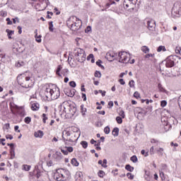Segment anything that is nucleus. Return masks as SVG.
Returning a JSON list of instances; mask_svg holds the SVG:
<instances>
[{
	"label": "nucleus",
	"instance_id": "obj_1",
	"mask_svg": "<svg viewBox=\"0 0 181 181\" xmlns=\"http://www.w3.org/2000/svg\"><path fill=\"white\" fill-rule=\"evenodd\" d=\"M45 95L51 100H57L60 97V88L57 85L49 83L45 86Z\"/></svg>",
	"mask_w": 181,
	"mask_h": 181
},
{
	"label": "nucleus",
	"instance_id": "obj_2",
	"mask_svg": "<svg viewBox=\"0 0 181 181\" xmlns=\"http://www.w3.org/2000/svg\"><path fill=\"white\" fill-rule=\"evenodd\" d=\"M17 81L23 88H30V87H33V84L35 83L30 77L26 76L25 74H21L17 76Z\"/></svg>",
	"mask_w": 181,
	"mask_h": 181
},
{
	"label": "nucleus",
	"instance_id": "obj_3",
	"mask_svg": "<svg viewBox=\"0 0 181 181\" xmlns=\"http://www.w3.org/2000/svg\"><path fill=\"white\" fill-rule=\"evenodd\" d=\"M83 23L76 16H72L66 21V25L71 30L76 32L81 28Z\"/></svg>",
	"mask_w": 181,
	"mask_h": 181
},
{
	"label": "nucleus",
	"instance_id": "obj_4",
	"mask_svg": "<svg viewBox=\"0 0 181 181\" xmlns=\"http://www.w3.org/2000/svg\"><path fill=\"white\" fill-rule=\"evenodd\" d=\"M71 175V174L69 170L59 168L54 175V179L57 181H65L67 180Z\"/></svg>",
	"mask_w": 181,
	"mask_h": 181
},
{
	"label": "nucleus",
	"instance_id": "obj_5",
	"mask_svg": "<svg viewBox=\"0 0 181 181\" xmlns=\"http://www.w3.org/2000/svg\"><path fill=\"white\" fill-rule=\"evenodd\" d=\"M119 62L120 63H124L125 64L129 63L130 64H134L135 63V59L131 60V54L127 52H122L118 54Z\"/></svg>",
	"mask_w": 181,
	"mask_h": 181
},
{
	"label": "nucleus",
	"instance_id": "obj_6",
	"mask_svg": "<svg viewBox=\"0 0 181 181\" xmlns=\"http://www.w3.org/2000/svg\"><path fill=\"white\" fill-rule=\"evenodd\" d=\"M11 111L14 115H19L20 117H25L26 115V111H25V107L18 106L16 105H10Z\"/></svg>",
	"mask_w": 181,
	"mask_h": 181
},
{
	"label": "nucleus",
	"instance_id": "obj_7",
	"mask_svg": "<svg viewBox=\"0 0 181 181\" xmlns=\"http://www.w3.org/2000/svg\"><path fill=\"white\" fill-rule=\"evenodd\" d=\"M73 131H76L77 132V131H78V129H77V127H71V128H69V130H64L63 132L62 138H63L65 144H67V141L72 140V139H70V136H72V138H74V132H73Z\"/></svg>",
	"mask_w": 181,
	"mask_h": 181
},
{
	"label": "nucleus",
	"instance_id": "obj_8",
	"mask_svg": "<svg viewBox=\"0 0 181 181\" xmlns=\"http://www.w3.org/2000/svg\"><path fill=\"white\" fill-rule=\"evenodd\" d=\"M75 57L79 63L86 62V52H84V49L81 48L78 49Z\"/></svg>",
	"mask_w": 181,
	"mask_h": 181
},
{
	"label": "nucleus",
	"instance_id": "obj_9",
	"mask_svg": "<svg viewBox=\"0 0 181 181\" xmlns=\"http://www.w3.org/2000/svg\"><path fill=\"white\" fill-rule=\"evenodd\" d=\"M56 74L57 76H58V77H62V76H63L64 77H66L69 74V69H63V66L58 65L56 70Z\"/></svg>",
	"mask_w": 181,
	"mask_h": 181
},
{
	"label": "nucleus",
	"instance_id": "obj_10",
	"mask_svg": "<svg viewBox=\"0 0 181 181\" xmlns=\"http://www.w3.org/2000/svg\"><path fill=\"white\" fill-rule=\"evenodd\" d=\"M134 0H124L123 3V6L126 11H134L135 8V4L132 2Z\"/></svg>",
	"mask_w": 181,
	"mask_h": 181
},
{
	"label": "nucleus",
	"instance_id": "obj_11",
	"mask_svg": "<svg viewBox=\"0 0 181 181\" xmlns=\"http://www.w3.org/2000/svg\"><path fill=\"white\" fill-rule=\"evenodd\" d=\"M172 13L175 18H179L181 15V5L179 4H175L172 9Z\"/></svg>",
	"mask_w": 181,
	"mask_h": 181
},
{
	"label": "nucleus",
	"instance_id": "obj_12",
	"mask_svg": "<svg viewBox=\"0 0 181 181\" xmlns=\"http://www.w3.org/2000/svg\"><path fill=\"white\" fill-rule=\"evenodd\" d=\"M175 66V56H169L165 59V66L167 68H172Z\"/></svg>",
	"mask_w": 181,
	"mask_h": 181
},
{
	"label": "nucleus",
	"instance_id": "obj_13",
	"mask_svg": "<svg viewBox=\"0 0 181 181\" xmlns=\"http://www.w3.org/2000/svg\"><path fill=\"white\" fill-rule=\"evenodd\" d=\"M105 58L108 62H114L117 59V54L112 51H110L106 54Z\"/></svg>",
	"mask_w": 181,
	"mask_h": 181
},
{
	"label": "nucleus",
	"instance_id": "obj_14",
	"mask_svg": "<svg viewBox=\"0 0 181 181\" xmlns=\"http://www.w3.org/2000/svg\"><path fill=\"white\" fill-rule=\"evenodd\" d=\"M30 105L32 111H39L40 110V104L37 101H31Z\"/></svg>",
	"mask_w": 181,
	"mask_h": 181
},
{
	"label": "nucleus",
	"instance_id": "obj_15",
	"mask_svg": "<svg viewBox=\"0 0 181 181\" xmlns=\"http://www.w3.org/2000/svg\"><path fill=\"white\" fill-rule=\"evenodd\" d=\"M147 26H148V29H149V30H153V29H155L156 24L155 23V21L153 20H150L147 22Z\"/></svg>",
	"mask_w": 181,
	"mask_h": 181
},
{
	"label": "nucleus",
	"instance_id": "obj_16",
	"mask_svg": "<svg viewBox=\"0 0 181 181\" xmlns=\"http://www.w3.org/2000/svg\"><path fill=\"white\" fill-rule=\"evenodd\" d=\"M52 158L57 160H60V159L63 158V155L62 153L57 151L52 155Z\"/></svg>",
	"mask_w": 181,
	"mask_h": 181
},
{
	"label": "nucleus",
	"instance_id": "obj_17",
	"mask_svg": "<svg viewBox=\"0 0 181 181\" xmlns=\"http://www.w3.org/2000/svg\"><path fill=\"white\" fill-rule=\"evenodd\" d=\"M43 135H45V133L42 130H38L34 133L35 138H43Z\"/></svg>",
	"mask_w": 181,
	"mask_h": 181
},
{
	"label": "nucleus",
	"instance_id": "obj_18",
	"mask_svg": "<svg viewBox=\"0 0 181 181\" xmlns=\"http://www.w3.org/2000/svg\"><path fill=\"white\" fill-rule=\"evenodd\" d=\"M35 40L36 42H37V43H40L42 42V35H37V30H35Z\"/></svg>",
	"mask_w": 181,
	"mask_h": 181
},
{
	"label": "nucleus",
	"instance_id": "obj_19",
	"mask_svg": "<svg viewBox=\"0 0 181 181\" xmlns=\"http://www.w3.org/2000/svg\"><path fill=\"white\" fill-rule=\"evenodd\" d=\"M118 134H119V129L115 127L112 132V135H113V136H118Z\"/></svg>",
	"mask_w": 181,
	"mask_h": 181
},
{
	"label": "nucleus",
	"instance_id": "obj_20",
	"mask_svg": "<svg viewBox=\"0 0 181 181\" xmlns=\"http://www.w3.org/2000/svg\"><path fill=\"white\" fill-rule=\"evenodd\" d=\"M141 52H143V53H145V54H148V52H150L149 47L145 45L141 47Z\"/></svg>",
	"mask_w": 181,
	"mask_h": 181
},
{
	"label": "nucleus",
	"instance_id": "obj_21",
	"mask_svg": "<svg viewBox=\"0 0 181 181\" xmlns=\"http://www.w3.org/2000/svg\"><path fill=\"white\" fill-rule=\"evenodd\" d=\"M6 33L8 35V39H12V35H13L15 33V31L11 30L9 29H6Z\"/></svg>",
	"mask_w": 181,
	"mask_h": 181
},
{
	"label": "nucleus",
	"instance_id": "obj_22",
	"mask_svg": "<svg viewBox=\"0 0 181 181\" xmlns=\"http://www.w3.org/2000/svg\"><path fill=\"white\" fill-rule=\"evenodd\" d=\"M69 139H72V140H67V142H76V141H77L78 138H77V135H76V132H74V137H73V136H70Z\"/></svg>",
	"mask_w": 181,
	"mask_h": 181
},
{
	"label": "nucleus",
	"instance_id": "obj_23",
	"mask_svg": "<svg viewBox=\"0 0 181 181\" xmlns=\"http://www.w3.org/2000/svg\"><path fill=\"white\" fill-rule=\"evenodd\" d=\"M155 59V54H146L144 55V59Z\"/></svg>",
	"mask_w": 181,
	"mask_h": 181
},
{
	"label": "nucleus",
	"instance_id": "obj_24",
	"mask_svg": "<svg viewBox=\"0 0 181 181\" xmlns=\"http://www.w3.org/2000/svg\"><path fill=\"white\" fill-rule=\"evenodd\" d=\"M125 169L128 170V172H134V167L131 166L129 164L125 165Z\"/></svg>",
	"mask_w": 181,
	"mask_h": 181
},
{
	"label": "nucleus",
	"instance_id": "obj_25",
	"mask_svg": "<svg viewBox=\"0 0 181 181\" xmlns=\"http://www.w3.org/2000/svg\"><path fill=\"white\" fill-rule=\"evenodd\" d=\"M81 112L82 115H86V112H87V109L84 107V105H81Z\"/></svg>",
	"mask_w": 181,
	"mask_h": 181
},
{
	"label": "nucleus",
	"instance_id": "obj_26",
	"mask_svg": "<svg viewBox=\"0 0 181 181\" xmlns=\"http://www.w3.org/2000/svg\"><path fill=\"white\" fill-rule=\"evenodd\" d=\"M157 52H166V47L163 45H160L158 47Z\"/></svg>",
	"mask_w": 181,
	"mask_h": 181
},
{
	"label": "nucleus",
	"instance_id": "obj_27",
	"mask_svg": "<svg viewBox=\"0 0 181 181\" xmlns=\"http://www.w3.org/2000/svg\"><path fill=\"white\" fill-rule=\"evenodd\" d=\"M71 163L73 166H78L79 165L78 161H77V159L76 158H72Z\"/></svg>",
	"mask_w": 181,
	"mask_h": 181
},
{
	"label": "nucleus",
	"instance_id": "obj_28",
	"mask_svg": "<svg viewBox=\"0 0 181 181\" xmlns=\"http://www.w3.org/2000/svg\"><path fill=\"white\" fill-rule=\"evenodd\" d=\"M159 175L161 180H166V176L165 175V173L160 170H159Z\"/></svg>",
	"mask_w": 181,
	"mask_h": 181
},
{
	"label": "nucleus",
	"instance_id": "obj_29",
	"mask_svg": "<svg viewBox=\"0 0 181 181\" xmlns=\"http://www.w3.org/2000/svg\"><path fill=\"white\" fill-rule=\"evenodd\" d=\"M42 122L43 124H46V121L47 119H49V117H47V115L43 113L42 115Z\"/></svg>",
	"mask_w": 181,
	"mask_h": 181
},
{
	"label": "nucleus",
	"instance_id": "obj_30",
	"mask_svg": "<svg viewBox=\"0 0 181 181\" xmlns=\"http://www.w3.org/2000/svg\"><path fill=\"white\" fill-rule=\"evenodd\" d=\"M130 160L133 162V163H136V162H138V157H136V156H133L130 158Z\"/></svg>",
	"mask_w": 181,
	"mask_h": 181
},
{
	"label": "nucleus",
	"instance_id": "obj_31",
	"mask_svg": "<svg viewBox=\"0 0 181 181\" xmlns=\"http://www.w3.org/2000/svg\"><path fill=\"white\" fill-rule=\"evenodd\" d=\"M24 122L25 124H30V122H32V118L30 117H26L25 119H24Z\"/></svg>",
	"mask_w": 181,
	"mask_h": 181
},
{
	"label": "nucleus",
	"instance_id": "obj_32",
	"mask_svg": "<svg viewBox=\"0 0 181 181\" xmlns=\"http://www.w3.org/2000/svg\"><path fill=\"white\" fill-rule=\"evenodd\" d=\"M81 145L83 146L84 149H86L87 146H88V143H87V141H82L81 142Z\"/></svg>",
	"mask_w": 181,
	"mask_h": 181
},
{
	"label": "nucleus",
	"instance_id": "obj_33",
	"mask_svg": "<svg viewBox=\"0 0 181 181\" xmlns=\"http://www.w3.org/2000/svg\"><path fill=\"white\" fill-rule=\"evenodd\" d=\"M157 151V153L158 155H160V156H163V148H159L158 149L156 150Z\"/></svg>",
	"mask_w": 181,
	"mask_h": 181
},
{
	"label": "nucleus",
	"instance_id": "obj_34",
	"mask_svg": "<svg viewBox=\"0 0 181 181\" xmlns=\"http://www.w3.org/2000/svg\"><path fill=\"white\" fill-rule=\"evenodd\" d=\"M65 149H66L68 153H69H69H71V152H73L74 151V149L71 146H65Z\"/></svg>",
	"mask_w": 181,
	"mask_h": 181
},
{
	"label": "nucleus",
	"instance_id": "obj_35",
	"mask_svg": "<svg viewBox=\"0 0 181 181\" xmlns=\"http://www.w3.org/2000/svg\"><path fill=\"white\" fill-rule=\"evenodd\" d=\"M49 30L53 32V21L49 22Z\"/></svg>",
	"mask_w": 181,
	"mask_h": 181
},
{
	"label": "nucleus",
	"instance_id": "obj_36",
	"mask_svg": "<svg viewBox=\"0 0 181 181\" xmlns=\"http://www.w3.org/2000/svg\"><path fill=\"white\" fill-rule=\"evenodd\" d=\"M141 153L143 156H145V158H146V156H149V153L148 151L146 152L145 150H141Z\"/></svg>",
	"mask_w": 181,
	"mask_h": 181
},
{
	"label": "nucleus",
	"instance_id": "obj_37",
	"mask_svg": "<svg viewBox=\"0 0 181 181\" xmlns=\"http://www.w3.org/2000/svg\"><path fill=\"white\" fill-rule=\"evenodd\" d=\"M47 19H52V16H53V12L47 11Z\"/></svg>",
	"mask_w": 181,
	"mask_h": 181
},
{
	"label": "nucleus",
	"instance_id": "obj_38",
	"mask_svg": "<svg viewBox=\"0 0 181 181\" xmlns=\"http://www.w3.org/2000/svg\"><path fill=\"white\" fill-rule=\"evenodd\" d=\"M116 121H117V124H122V117L117 116L116 117Z\"/></svg>",
	"mask_w": 181,
	"mask_h": 181
},
{
	"label": "nucleus",
	"instance_id": "obj_39",
	"mask_svg": "<svg viewBox=\"0 0 181 181\" xmlns=\"http://www.w3.org/2000/svg\"><path fill=\"white\" fill-rule=\"evenodd\" d=\"M158 87L159 91H160L161 93H165V90L163 88V87L160 83L158 84Z\"/></svg>",
	"mask_w": 181,
	"mask_h": 181
},
{
	"label": "nucleus",
	"instance_id": "obj_40",
	"mask_svg": "<svg viewBox=\"0 0 181 181\" xmlns=\"http://www.w3.org/2000/svg\"><path fill=\"white\" fill-rule=\"evenodd\" d=\"M69 86L70 87H72V88H75L77 84H76V82H74V81H71L69 82Z\"/></svg>",
	"mask_w": 181,
	"mask_h": 181
},
{
	"label": "nucleus",
	"instance_id": "obj_41",
	"mask_svg": "<svg viewBox=\"0 0 181 181\" xmlns=\"http://www.w3.org/2000/svg\"><path fill=\"white\" fill-rule=\"evenodd\" d=\"M127 176L128 179H129L130 180H134V175H132V173H128L127 174Z\"/></svg>",
	"mask_w": 181,
	"mask_h": 181
},
{
	"label": "nucleus",
	"instance_id": "obj_42",
	"mask_svg": "<svg viewBox=\"0 0 181 181\" xmlns=\"http://www.w3.org/2000/svg\"><path fill=\"white\" fill-rule=\"evenodd\" d=\"M104 132H105V134L108 135V134H110V127H105Z\"/></svg>",
	"mask_w": 181,
	"mask_h": 181
},
{
	"label": "nucleus",
	"instance_id": "obj_43",
	"mask_svg": "<svg viewBox=\"0 0 181 181\" xmlns=\"http://www.w3.org/2000/svg\"><path fill=\"white\" fill-rule=\"evenodd\" d=\"M99 177H104V175H105V173L103 170H100L98 173Z\"/></svg>",
	"mask_w": 181,
	"mask_h": 181
},
{
	"label": "nucleus",
	"instance_id": "obj_44",
	"mask_svg": "<svg viewBox=\"0 0 181 181\" xmlns=\"http://www.w3.org/2000/svg\"><path fill=\"white\" fill-rule=\"evenodd\" d=\"M102 63H103V61L99 59L98 62H96V65L98 66L99 67H101V69H104V66L101 65Z\"/></svg>",
	"mask_w": 181,
	"mask_h": 181
},
{
	"label": "nucleus",
	"instance_id": "obj_45",
	"mask_svg": "<svg viewBox=\"0 0 181 181\" xmlns=\"http://www.w3.org/2000/svg\"><path fill=\"white\" fill-rule=\"evenodd\" d=\"M95 77H98V78H101V72L99 71H96L94 74Z\"/></svg>",
	"mask_w": 181,
	"mask_h": 181
},
{
	"label": "nucleus",
	"instance_id": "obj_46",
	"mask_svg": "<svg viewBox=\"0 0 181 181\" xmlns=\"http://www.w3.org/2000/svg\"><path fill=\"white\" fill-rule=\"evenodd\" d=\"M54 13H55V15H60L61 12L57 7L54 8Z\"/></svg>",
	"mask_w": 181,
	"mask_h": 181
},
{
	"label": "nucleus",
	"instance_id": "obj_47",
	"mask_svg": "<svg viewBox=\"0 0 181 181\" xmlns=\"http://www.w3.org/2000/svg\"><path fill=\"white\" fill-rule=\"evenodd\" d=\"M167 104H168V102H166V100H162L160 102V107L163 108L164 107H166Z\"/></svg>",
	"mask_w": 181,
	"mask_h": 181
},
{
	"label": "nucleus",
	"instance_id": "obj_48",
	"mask_svg": "<svg viewBox=\"0 0 181 181\" xmlns=\"http://www.w3.org/2000/svg\"><path fill=\"white\" fill-rule=\"evenodd\" d=\"M23 169L26 170V172H29V170H30V165H24Z\"/></svg>",
	"mask_w": 181,
	"mask_h": 181
},
{
	"label": "nucleus",
	"instance_id": "obj_49",
	"mask_svg": "<svg viewBox=\"0 0 181 181\" xmlns=\"http://www.w3.org/2000/svg\"><path fill=\"white\" fill-rule=\"evenodd\" d=\"M134 97L135 98H141V94H139L138 91H136L134 93Z\"/></svg>",
	"mask_w": 181,
	"mask_h": 181
},
{
	"label": "nucleus",
	"instance_id": "obj_50",
	"mask_svg": "<svg viewBox=\"0 0 181 181\" xmlns=\"http://www.w3.org/2000/svg\"><path fill=\"white\" fill-rule=\"evenodd\" d=\"M129 86L130 88L135 87V81L134 80H132L129 82Z\"/></svg>",
	"mask_w": 181,
	"mask_h": 181
},
{
	"label": "nucleus",
	"instance_id": "obj_51",
	"mask_svg": "<svg viewBox=\"0 0 181 181\" xmlns=\"http://www.w3.org/2000/svg\"><path fill=\"white\" fill-rule=\"evenodd\" d=\"M180 51H181L180 47H176V48H175L176 54H180Z\"/></svg>",
	"mask_w": 181,
	"mask_h": 181
},
{
	"label": "nucleus",
	"instance_id": "obj_52",
	"mask_svg": "<svg viewBox=\"0 0 181 181\" xmlns=\"http://www.w3.org/2000/svg\"><path fill=\"white\" fill-rule=\"evenodd\" d=\"M119 115H120V117H122V118H125V112H124V110H121L119 112Z\"/></svg>",
	"mask_w": 181,
	"mask_h": 181
},
{
	"label": "nucleus",
	"instance_id": "obj_53",
	"mask_svg": "<svg viewBox=\"0 0 181 181\" xmlns=\"http://www.w3.org/2000/svg\"><path fill=\"white\" fill-rule=\"evenodd\" d=\"M155 154V148L153 146H151L150 148V155H154Z\"/></svg>",
	"mask_w": 181,
	"mask_h": 181
},
{
	"label": "nucleus",
	"instance_id": "obj_54",
	"mask_svg": "<svg viewBox=\"0 0 181 181\" xmlns=\"http://www.w3.org/2000/svg\"><path fill=\"white\" fill-rule=\"evenodd\" d=\"M112 4H115V2H112V3H107L105 5V8L106 9H108V8H110V6H111V5H112Z\"/></svg>",
	"mask_w": 181,
	"mask_h": 181
},
{
	"label": "nucleus",
	"instance_id": "obj_55",
	"mask_svg": "<svg viewBox=\"0 0 181 181\" xmlns=\"http://www.w3.org/2000/svg\"><path fill=\"white\" fill-rule=\"evenodd\" d=\"M61 152H62V153H64V155H69V152L67 151L66 148V149L62 148Z\"/></svg>",
	"mask_w": 181,
	"mask_h": 181
},
{
	"label": "nucleus",
	"instance_id": "obj_56",
	"mask_svg": "<svg viewBox=\"0 0 181 181\" xmlns=\"http://www.w3.org/2000/svg\"><path fill=\"white\" fill-rule=\"evenodd\" d=\"M99 93L102 95V97H105L107 92L105 90H99Z\"/></svg>",
	"mask_w": 181,
	"mask_h": 181
},
{
	"label": "nucleus",
	"instance_id": "obj_57",
	"mask_svg": "<svg viewBox=\"0 0 181 181\" xmlns=\"http://www.w3.org/2000/svg\"><path fill=\"white\" fill-rule=\"evenodd\" d=\"M102 166L103 168H107V160L104 159L103 161H102Z\"/></svg>",
	"mask_w": 181,
	"mask_h": 181
},
{
	"label": "nucleus",
	"instance_id": "obj_58",
	"mask_svg": "<svg viewBox=\"0 0 181 181\" xmlns=\"http://www.w3.org/2000/svg\"><path fill=\"white\" fill-rule=\"evenodd\" d=\"M112 107H114V102L110 101L108 103V108H112Z\"/></svg>",
	"mask_w": 181,
	"mask_h": 181
},
{
	"label": "nucleus",
	"instance_id": "obj_59",
	"mask_svg": "<svg viewBox=\"0 0 181 181\" xmlns=\"http://www.w3.org/2000/svg\"><path fill=\"white\" fill-rule=\"evenodd\" d=\"M151 144H159V141H158L157 139H151Z\"/></svg>",
	"mask_w": 181,
	"mask_h": 181
},
{
	"label": "nucleus",
	"instance_id": "obj_60",
	"mask_svg": "<svg viewBox=\"0 0 181 181\" xmlns=\"http://www.w3.org/2000/svg\"><path fill=\"white\" fill-rule=\"evenodd\" d=\"M6 138L7 139H11V140H12V139H13V136H12V134H7V135H6Z\"/></svg>",
	"mask_w": 181,
	"mask_h": 181
},
{
	"label": "nucleus",
	"instance_id": "obj_61",
	"mask_svg": "<svg viewBox=\"0 0 181 181\" xmlns=\"http://www.w3.org/2000/svg\"><path fill=\"white\" fill-rule=\"evenodd\" d=\"M6 21L7 22V25H12V21H11V18H7Z\"/></svg>",
	"mask_w": 181,
	"mask_h": 181
},
{
	"label": "nucleus",
	"instance_id": "obj_62",
	"mask_svg": "<svg viewBox=\"0 0 181 181\" xmlns=\"http://www.w3.org/2000/svg\"><path fill=\"white\" fill-rule=\"evenodd\" d=\"M119 83L122 86H124V84H125V81H124V79H122V78L119 79Z\"/></svg>",
	"mask_w": 181,
	"mask_h": 181
},
{
	"label": "nucleus",
	"instance_id": "obj_63",
	"mask_svg": "<svg viewBox=\"0 0 181 181\" xmlns=\"http://www.w3.org/2000/svg\"><path fill=\"white\" fill-rule=\"evenodd\" d=\"M95 146H96V151H101V147H100V143L98 144H95Z\"/></svg>",
	"mask_w": 181,
	"mask_h": 181
},
{
	"label": "nucleus",
	"instance_id": "obj_64",
	"mask_svg": "<svg viewBox=\"0 0 181 181\" xmlns=\"http://www.w3.org/2000/svg\"><path fill=\"white\" fill-rule=\"evenodd\" d=\"M17 29H18V34H19V35H22V27L18 26V27H17Z\"/></svg>",
	"mask_w": 181,
	"mask_h": 181
}]
</instances>
